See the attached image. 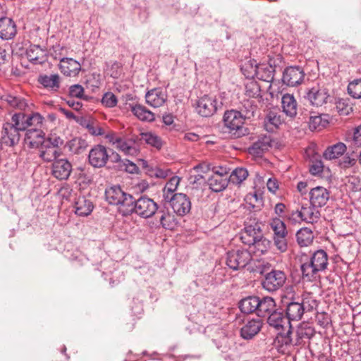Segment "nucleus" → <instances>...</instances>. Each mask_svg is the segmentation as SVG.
I'll use <instances>...</instances> for the list:
<instances>
[{
    "label": "nucleus",
    "mask_w": 361,
    "mask_h": 361,
    "mask_svg": "<svg viewBox=\"0 0 361 361\" xmlns=\"http://www.w3.org/2000/svg\"><path fill=\"white\" fill-rule=\"evenodd\" d=\"M283 122L281 114L275 111H269L264 121V127L269 132L274 131Z\"/></svg>",
    "instance_id": "obj_35"
},
{
    "label": "nucleus",
    "mask_w": 361,
    "mask_h": 361,
    "mask_svg": "<svg viewBox=\"0 0 361 361\" xmlns=\"http://www.w3.org/2000/svg\"><path fill=\"white\" fill-rule=\"evenodd\" d=\"M17 33L16 25L10 18H0V38L8 40L13 38Z\"/></svg>",
    "instance_id": "obj_23"
},
{
    "label": "nucleus",
    "mask_w": 361,
    "mask_h": 361,
    "mask_svg": "<svg viewBox=\"0 0 361 361\" xmlns=\"http://www.w3.org/2000/svg\"><path fill=\"white\" fill-rule=\"evenodd\" d=\"M269 326L274 327L276 331H286L290 329L291 325L287 316L285 317L282 312L277 310L271 314L267 318Z\"/></svg>",
    "instance_id": "obj_21"
},
{
    "label": "nucleus",
    "mask_w": 361,
    "mask_h": 361,
    "mask_svg": "<svg viewBox=\"0 0 361 361\" xmlns=\"http://www.w3.org/2000/svg\"><path fill=\"white\" fill-rule=\"evenodd\" d=\"M75 213L81 216H87L91 214L94 205L92 201L85 197H79L75 202Z\"/></svg>",
    "instance_id": "obj_29"
},
{
    "label": "nucleus",
    "mask_w": 361,
    "mask_h": 361,
    "mask_svg": "<svg viewBox=\"0 0 361 361\" xmlns=\"http://www.w3.org/2000/svg\"><path fill=\"white\" fill-rule=\"evenodd\" d=\"M248 176V171L245 168H236L229 176L228 180L233 184H240Z\"/></svg>",
    "instance_id": "obj_48"
},
{
    "label": "nucleus",
    "mask_w": 361,
    "mask_h": 361,
    "mask_svg": "<svg viewBox=\"0 0 361 361\" xmlns=\"http://www.w3.org/2000/svg\"><path fill=\"white\" fill-rule=\"evenodd\" d=\"M267 186L271 192L275 193L279 189V182L275 178H269L267 182Z\"/></svg>",
    "instance_id": "obj_64"
},
{
    "label": "nucleus",
    "mask_w": 361,
    "mask_h": 361,
    "mask_svg": "<svg viewBox=\"0 0 361 361\" xmlns=\"http://www.w3.org/2000/svg\"><path fill=\"white\" fill-rule=\"evenodd\" d=\"M269 226L275 236H288V231L284 222L279 218H274L270 221Z\"/></svg>",
    "instance_id": "obj_46"
},
{
    "label": "nucleus",
    "mask_w": 361,
    "mask_h": 361,
    "mask_svg": "<svg viewBox=\"0 0 361 361\" xmlns=\"http://www.w3.org/2000/svg\"><path fill=\"white\" fill-rule=\"evenodd\" d=\"M155 219L159 224V226L165 229L171 230L176 225V218L167 209H160L155 213Z\"/></svg>",
    "instance_id": "obj_24"
},
{
    "label": "nucleus",
    "mask_w": 361,
    "mask_h": 361,
    "mask_svg": "<svg viewBox=\"0 0 361 361\" xmlns=\"http://www.w3.org/2000/svg\"><path fill=\"white\" fill-rule=\"evenodd\" d=\"M60 150L59 148L50 147L49 145L39 147V157L47 162L54 161L56 158L60 156Z\"/></svg>",
    "instance_id": "obj_37"
},
{
    "label": "nucleus",
    "mask_w": 361,
    "mask_h": 361,
    "mask_svg": "<svg viewBox=\"0 0 361 361\" xmlns=\"http://www.w3.org/2000/svg\"><path fill=\"white\" fill-rule=\"evenodd\" d=\"M84 88L80 85H73L69 87L70 96L87 100V97L84 95Z\"/></svg>",
    "instance_id": "obj_55"
},
{
    "label": "nucleus",
    "mask_w": 361,
    "mask_h": 361,
    "mask_svg": "<svg viewBox=\"0 0 361 361\" xmlns=\"http://www.w3.org/2000/svg\"><path fill=\"white\" fill-rule=\"evenodd\" d=\"M259 304H260L259 297L249 296L240 300L239 308L243 313L255 312L257 314Z\"/></svg>",
    "instance_id": "obj_30"
},
{
    "label": "nucleus",
    "mask_w": 361,
    "mask_h": 361,
    "mask_svg": "<svg viewBox=\"0 0 361 361\" xmlns=\"http://www.w3.org/2000/svg\"><path fill=\"white\" fill-rule=\"evenodd\" d=\"M63 140L59 136H50L48 138L44 140V146L54 147L56 148H59V147L63 145Z\"/></svg>",
    "instance_id": "obj_59"
},
{
    "label": "nucleus",
    "mask_w": 361,
    "mask_h": 361,
    "mask_svg": "<svg viewBox=\"0 0 361 361\" xmlns=\"http://www.w3.org/2000/svg\"><path fill=\"white\" fill-rule=\"evenodd\" d=\"M286 279V275L284 271L273 269L264 275V278L262 281V286L266 290L274 292L283 286Z\"/></svg>",
    "instance_id": "obj_7"
},
{
    "label": "nucleus",
    "mask_w": 361,
    "mask_h": 361,
    "mask_svg": "<svg viewBox=\"0 0 361 361\" xmlns=\"http://www.w3.org/2000/svg\"><path fill=\"white\" fill-rule=\"evenodd\" d=\"M324 170V165L321 160H316L310 166V172L314 176L320 175Z\"/></svg>",
    "instance_id": "obj_60"
},
{
    "label": "nucleus",
    "mask_w": 361,
    "mask_h": 361,
    "mask_svg": "<svg viewBox=\"0 0 361 361\" xmlns=\"http://www.w3.org/2000/svg\"><path fill=\"white\" fill-rule=\"evenodd\" d=\"M140 140L144 141L146 144L154 147L158 149H161L163 145L161 139L155 133L146 132L140 133Z\"/></svg>",
    "instance_id": "obj_43"
},
{
    "label": "nucleus",
    "mask_w": 361,
    "mask_h": 361,
    "mask_svg": "<svg viewBox=\"0 0 361 361\" xmlns=\"http://www.w3.org/2000/svg\"><path fill=\"white\" fill-rule=\"evenodd\" d=\"M145 99L149 106L154 108L160 107L166 102L167 94L161 88H154L146 93Z\"/></svg>",
    "instance_id": "obj_20"
},
{
    "label": "nucleus",
    "mask_w": 361,
    "mask_h": 361,
    "mask_svg": "<svg viewBox=\"0 0 361 361\" xmlns=\"http://www.w3.org/2000/svg\"><path fill=\"white\" fill-rule=\"evenodd\" d=\"M274 245L276 248L281 252H284L288 248L287 236H275L274 237Z\"/></svg>",
    "instance_id": "obj_57"
},
{
    "label": "nucleus",
    "mask_w": 361,
    "mask_h": 361,
    "mask_svg": "<svg viewBox=\"0 0 361 361\" xmlns=\"http://www.w3.org/2000/svg\"><path fill=\"white\" fill-rule=\"evenodd\" d=\"M357 160V159L355 157H352L351 156L346 154L341 160L340 165L343 168H349L354 166L356 164Z\"/></svg>",
    "instance_id": "obj_62"
},
{
    "label": "nucleus",
    "mask_w": 361,
    "mask_h": 361,
    "mask_svg": "<svg viewBox=\"0 0 361 361\" xmlns=\"http://www.w3.org/2000/svg\"><path fill=\"white\" fill-rule=\"evenodd\" d=\"M305 77V73L299 66H290L285 69L283 73L282 80L288 86H296L300 84Z\"/></svg>",
    "instance_id": "obj_14"
},
{
    "label": "nucleus",
    "mask_w": 361,
    "mask_h": 361,
    "mask_svg": "<svg viewBox=\"0 0 361 361\" xmlns=\"http://www.w3.org/2000/svg\"><path fill=\"white\" fill-rule=\"evenodd\" d=\"M271 138L269 135H262L257 137L252 145L248 148L249 154L260 157L268 151L271 147Z\"/></svg>",
    "instance_id": "obj_16"
},
{
    "label": "nucleus",
    "mask_w": 361,
    "mask_h": 361,
    "mask_svg": "<svg viewBox=\"0 0 361 361\" xmlns=\"http://www.w3.org/2000/svg\"><path fill=\"white\" fill-rule=\"evenodd\" d=\"M329 197L330 193L326 188L317 186L312 188L310 192V202L314 207L321 209L326 204Z\"/></svg>",
    "instance_id": "obj_17"
},
{
    "label": "nucleus",
    "mask_w": 361,
    "mask_h": 361,
    "mask_svg": "<svg viewBox=\"0 0 361 361\" xmlns=\"http://www.w3.org/2000/svg\"><path fill=\"white\" fill-rule=\"evenodd\" d=\"M281 107L286 115L290 118H294L298 113V102L295 97L286 93L282 96Z\"/></svg>",
    "instance_id": "obj_25"
},
{
    "label": "nucleus",
    "mask_w": 361,
    "mask_h": 361,
    "mask_svg": "<svg viewBox=\"0 0 361 361\" xmlns=\"http://www.w3.org/2000/svg\"><path fill=\"white\" fill-rule=\"evenodd\" d=\"M72 171L71 163L65 159L55 160L52 164V175L59 180H66Z\"/></svg>",
    "instance_id": "obj_19"
},
{
    "label": "nucleus",
    "mask_w": 361,
    "mask_h": 361,
    "mask_svg": "<svg viewBox=\"0 0 361 361\" xmlns=\"http://www.w3.org/2000/svg\"><path fill=\"white\" fill-rule=\"evenodd\" d=\"M222 105L216 97L204 95L199 99L196 106V111L202 116L208 117L212 116Z\"/></svg>",
    "instance_id": "obj_9"
},
{
    "label": "nucleus",
    "mask_w": 361,
    "mask_h": 361,
    "mask_svg": "<svg viewBox=\"0 0 361 361\" xmlns=\"http://www.w3.org/2000/svg\"><path fill=\"white\" fill-rule=\"evenodd\" d=\"M297 335L299 338H310L314 336V330L307 325L302 326L298 329Z\"/></svg>",
    "instance_id": "obj_56"
},
{
    "label": "nucleus",
    "mask_w": 361,
    "mask_h": 361,
    "mask_svg": "<svg viewBox=\"0 0 361 361\" xmlns=\"http://www.w3.org/2000/svg\"><path fill=\"white\" fill-rule=\"evenodd\" d=\"M39 81L44 87L54 91L59 87V76L56 74L41 76Z\"/></svg>",
    "instance_id": "obj_45"
},
{
    "label": "nucleus",
    "mask_w": 361,
    "mask_h": 361,
    "mask_svg": "<svg viewBox=\"0 0 361 361\" xmlns=\"http://www.w3.org/2000/svg\"><path fill=\"white\" fill-rule=\"evenodd\" d=\"M44 133L39 128H30L26 130L25 142L30 148H39L44 145Z\"/></svg>",
    "instance_id": "obj_18"
},
{
    "label": "nucleus",
    "mask_w": 361,
    "mask_h": 361,
    "mask_svg": "<svg viewBox=\"0 0 361 361\" xmlns=\"http://www.w3.org/2000/svg\"><path fill=\"white\" fill-rule=\"evenodd\" d=\"M257 110V106L254 99H245L242 102V106L240 107V113H242L243 116L245 119L250 118L254 116L255 112Z\"/></svg>",
    "instance_id": "obj_41"
},
{
    "label": "nucleus",
    "mask_w": 361,
    "mask_h": 361,
    "mask_svg": "<svg viewBox=\"0 0 361 361\" xmlns=\"http://www.w3.org/2000/svg\"><path fill=\"white\" fill-rule=\"evenodd\" d=\"M17 127V125L13 121L4 124L1 131V140L6 145L13 146L19 142V131L22 130Z\"/></svg>",
    "instance_id": "obj_13"
},
{
    "label": "nucleus",
    "mask_w": 361,
    "mask_h": 361,
    "mask_svg": "<svg viewBox=\"0 0 361 361\" xmlns=\"http://www.w3.org/2000/svg\"><path fill=\"white\" fill-rule=\"evenodd\" d=\"M87 129L91 135L94 136L103 135L105 134L104 128L93 121Z\"/></svg>",
    "instance_id": "obj_58"
},
{
    "label": "nucleus",
    "mask_w": 361,
    "mask_h": 361,
    "mask_svg": "<svg viewBox=\"0 0 361 361\" xmlns=\"http://www.w3.org/2000/svg\"><path fill=\"white\" fill-rule=\"evenodd\" d=\"M102 104L107 108H113L118 103L117 97L111 92H106L102 98Z\"/></svg>",
    "instance_id": "obj_53"
},
{
    "label": "nucleus",
    "mask_w": 361,
    "mask_h": 361,
    "mask_svg": "<svg viewBox=\"0 0 361 361\" xmlns=\"http://www.w3.org/2000/svg\"><path fill=\"white\" fill-rule=\"evenodd\" d=\"M179 183L180 178L178 176H173L169 179L163 190L164 197L165 200L170 199L171 197H169V195H172V193L176 190Z\"/></svg>",
    "instance_id": "obj_49"
},
{
    "label": "nucleus",
    "mask_w": 361,
    "mask_h": 361,
    "mask_svg": "<svg viewBox=\"0 0 361 361\" xmlns=\"http://www.w3.org/2000/svg\"><path fill=\"white\" fill-rule=\"evenodd\" d=\"M228 181L227 178L212 175L207 180L209 188L216 192L224 190L227 187Z\"/></svg>",
    "instance_id": "obj_40"
},
{
    "label": "nucleus",
    "mask_w": 361,
    "mask_h": 361,
    "mask_svg": "<svg viewBox=\"0 0 361 361\" xmlns=\"http://www.w3.org/2000/svg\"><path fill=\"white\" fill-rule=\"evenodd\" d=\"M251 260L250 251L236 250L227 252L226 263L231 269L238 270L244 268Z\"/></svg>",
    "instance_id": "obj_6"
},
{
    "label": "nucleus",
    "mask_w": 361,
    "mask_h": 361,
    "mask_svg": "<svg viewBox=\"0 0 361 361\" xmlns=\"http://www.w3.org/2000/svg\"><path fill=\"white\" fill-rule=\"evenodd\" d=\"M255 78L265 81L271 82L274 79V68L269 64L259 63L257 71H254Z\"/></svg>",
    "instance_id": "obj_33"
},
{
    "label": "nucleus",
    "mask_w": 361,
    "mask_h": 361,
    "mask_svg": "<svg viewBox=\"0 0 361 361\" xmlns=\"http://www.w3.org/2000/svg\"><path fill=\"white\" fill-rule=\"evenodd\" d=\"M305 98L312 106H322L327 103L329 94L326 88L317 85L307 90Z\"/></svg>",
    "instance_id": "obj_10"
},
{
    "label": "nucleus",
    "mask_w": 361,
    "mask_h": 361,
    "mask_svg": "<svg viewBox=\"0 0 361 361\" xmlns=\"http://www.w3.org/2000/svg\"><path fill=\"white\" fill-rule=\"evenodd\" d=\"M133 115L142 121L152 122L155 120L154 114L143 105L135 103L128 104Z\"/></svg>",
    "instance_id": "obj_26"
},
{
    "label": "nucleus",
    "mask_w": 361,
    "mask_h": 361,
    "mask_svg": "<svg viewBox=\"0 0 361 361\" xmlns=\"http://www.w3.org/2000/svg\"><path fill=\"white\" fill-rule=\"evenodd\" d=\"M348 94L355 99L361 98V79H357L348 84Z\"/></svg>",
    "instance_id": "obj_50"
},
{
    "label": "nucleus",
    "mask_w": 361,
    "mask_h": 361,
    "mask_svg": "<svg viewBox=\"0 0 361 361\" xmlns=\"http://www.w3.org/2000/svg\"><path fill=\"white\" fill-rule=\"evenodd\" d=\"M109 159L106 148L101 145L94 146L89 152L90 164L97 168L104 166Z\"/></svg>",
    "instance_id": "obj_15"
},
{
    "label": "nucleus",
    "mask_w": 361,
    "mask_h": 361,
    "mask_svg": "<svg viewBox=\"0 0 361 361\" xmlns=\"http://www.w3.org/2000/svg\"><path fill=\"white\" fill-rule=\"evenodd\" d=\"M59 68L66 76H75L81 70V64L72 58L60 59Z\"/></svg>",
    "instance_id": "obj_22"
},
{
    "label": "nucleus",
    "mask_w": 361,
    "mask_h": 361,
    "mask_svg": "<svg viewBox=\"0 0 361 361\" xmlns=\"http://www.w3.org/2000/svg\"><path fill=\"white\" fill-rule=\"evenodd\" d=\"M262 321L259 319L248 321L240 329V335L244 339H251L262 328Z\"/></svg>",
    "instance_id": "obj_27"
},
{
    "label": "nucleus",
    "mask_w": 361,
    "mask_h": 361,
    "mask_svg": "<svg viewBox=\"0 0 361 361\" xmlns=\"http://www.w3.org/2000/svg\"><path fill=\"white\" fill-rule=\"evenodd\" d=\"M305 312V307L302 303L298 302H291L287 305L286 316L290 322V320L298 321L301 319Z\"/></svg>",
    "instance_id": "obj_31"
},
{
    "label": "nucleus",
    "mask_w": 361,
    "mask_h": 361,
    "mask_svg": "<svg viewBox=\"0 0 361 361\" xmlns=\"http://www.w3.org/2000/svg\"><path fill=\"white\" fill-rule=\"evenodd\" d=\"M87 146L88 145L86 140L80 137L73 138L66 144V147L68 148L69 151L73 154L82 153Z\"/></svg>",
    "instance_id": "obj_42"
},
{
    "label": "nucleus",
    "mask_w": 361,
    "mask_h": 361,
    "mask_svg": "<svg viewBox=\"0 0 361 361\" xmlns=\"http://www.w3.org/2000/svg\"><path fill=\"white\" fill-rule=\"evenodd\" d=\"M169 200L173 212L177 215L183 216L190 212L191 209V202L185 194H174L170 197Z\"/></svg>",
    "instance_id": "obj_11"
},
{
    "label": "nucleus",
    "mask_w": 361,
    "mask_h": 361,
    "mask_svg": "<svg viewBox=\"0 0 361 361\" xmlns=\"http://www.w3.org/2000/svg\"><path fill=\"white\" fill-rule=\"evenodd\" d=\"M296 238L300 247H307L313 242L314 235L310 229L302 228L297 232Z\"/></svg>",
    "instance_id": "obj_39"
},
{
    "label": "nucleus",
    "mask_w": 361,
    "mask_h": 361,
    "mask_svg": "<svg viewBox=\"0 0 361 361\" xmlns=\"http://www.w3.org/2000/svg\"><path fill=\"white\" fill-rule=\"evenodd\" d=\"M105 196L109 204L119 205L123 213L133 202V196L123 192L120 186L114 185L106 188Z\"/></svg>",
    "instance_id": "obj_4"
},
{
    "label": "nucleus",
    "mask_w": 361,
    "mask_h": 361,
    "mask_svg": "<svg viewBox=\"0 0 361 361\" xmlns=\"http://www.w3.org/2000/svg\"><path fill=\"white\" fill-rule=\"evenodd\" d=\"M28 60L35 63H42L45 60L46 52L38 45H30L27 51Z\"/></svg>",
    "instance_id": "obj_34"
},
{
    "label": "nucleus",
    "mask_w": 361,
    "mask_h": 361,
    "mask_svg": "<svg viewBox=\"0 0 361 361\" xmlns=\"http://www.w3.org/2000/svg\"><path fill=\"white\" fill-rule=\"evenodd\" d=\"M157 210V204L152 199L142 196L137 200L133 197L132 204L127 207L125 214L135 212L141 217L149 218L155 214Z\"/></svg>",
    "instance_id": "obj_3"
},
{
    "label": "nucleus",
    "mask_w": 361,
    "mask_h": 361,
    "mask_svg": "<svg viewBox=\"0 0 361 361\" xmlns=\"http://www.w3.org/2000/svg\"><path fill=\"white\" fill-rule=\"evenodd\" d=\"M300 261L302 278L308 281H313L319 276L320 271L327 268L328 255L324 250H318L310 257L302 255Z\"/></svg>",
    "instance_id": "obj_1"
},
{
    "label": "nucleus",
    "mask_w": 361,
    "mask_h": 361,
    "mask_svg": "<svg viewBox=\"0 0 361 361\" xmlns=\"http://www.w3.org/2000/svg\"><path fill=\"white\" fill-rule=\"evenodd\" d=\"M11 119L17 125V128L23 130H25L29 127L39 128L42 126L43 121V117L39 113L31 114H15Z\"/></svg>",
    "instance_id": "obj_8"
},
{
    "label": "nucleus",
    "mask_w": 361,
    "mask_h": 361,
    "mask_svg": "<svg viewBox=\"0 0 361 361\" xmlns=\"http://www.w3.org/2000/svg\"><path fill=\"white\" fill-rule=\"evenodd\" d=\"M228 173L229 169L224 166H219L212 169V176L229 178Z\"/></svg>",
    "instance_id": "obj_61"
},
{
    "label": "nucleus",
    "mask_w": 361,
    "mask_h": 361,
    "mask_svg": "<svg viewBox=\"0 0 361 361\" xmlns=\"http://www.w3.org/2000/svg\"><path fill=\"white\" fill-rule=\"evenodd\" d=\"M287 332L286 334H283V331H278L279 334L276 337L277 342L281 343V346H290L292 344V338H290L291 331L290 329H286Z\"/></svg>",
    "instance_id": "obj_54"
},
{
    "label": "nucleus",
    "mask_w": 361,
    "mask_h": 361,
    "mask_svg": "<svg viewBox=\"0 0 361 361\" xmlns=\"http://www.w3.org/2000/svg\"><path fill=\"white\" fill-rule=\"evenodd\" d=\"M245 120L242 113L233 109L226 111L223 117L225 128L231 135L236 137L247 133V128L244 126Z\"/></svg>",
    "instance_id": "obj_2"
},
{
    "label": "nucleus",
    "mask_w": 361,
    "mask_h": 361,
    "mask_svg": "<svg viewBox=\"0 0 361 361\" xmlns=\"http://www.w3.org/2000/svg\"><path fill=\"white\" fill-rule=\"evenodd\" d=\"M270 245V240L264 238L262 235L261 238H259V239L251 245V247H252V251L258 255H264L269 250Z\"/></svg>",
    "instance_id": "obj_44"
},
{
    "label": "nucleus",
    "mask_w": 361,
    "mask_h": 361,
    "mask_svg": "<svg viewBox=\"0 0 361 361\" xmlns=\"http://www.w3.org/2000/svg\"><path fill=\"white\" fill-rule=\"evenodd\" d=\"M246 94L250 97H257L260 94V87L255 81H250L245 85Z\"/></svg>",
    "instance_id": "obj_52"
},
{
    "label": "nucleus",
    "mask_w": 361,
    "mask_h": 361,
    "mask_svg": "<svg viewBox=\"0 0 361 361\" xmlns=\"http://www.w3.org/2000/svg\"><path fill=\"white\" fill-rule=\"evenodd\" d=\"M347 147L343 142H338L328 147L323 154V157L327 160L337 159L342 156L346 151Z\"/></svg>",
    "instance_id": "obj_32"
},
{
    "label": "nucleus",
    "mask_w": 361,
    "mask_h": 361,
    "mask_svg": "<svg viewBox=\"0 0 361 361\" xmlns=\"http://www.w3.org/2000/svg\"><path fill=\"white\" fill-rule=\"evenodd\" d=\"M115 147L126 155L135 156L139 152L135 141L133 140H123L120 137Z\"/></svg>",
    "instance_id": "obj_36"
},
{
    "label": "nucleus",
    "mask_w": 361,
    "mask_h": 361,
    "mask_svg": "<svg viewBox=\"0 0 361 361\" xmlns=\"http://www.w3.org/2000/svg\"><path fill=\"white\" fill-rule=\"evenodd\" d=\"M3 99L6 101L11 106L24 110L27 106V103L25 99L20 97L13 96L11 94L4 95Z\"/></svg>",
    "instance_id": "obj_47"
},
{
    "label": "nucleus",
    "mask_w": 361,
    "mask_h": 361,
    "mask_svg": "<svg viewBox=\"0 0 361 361\" xmlns=\"http://www.w3.org/2000/svg\"><path fill=\"white\" fill-rule=\"evenodd\" d=\"M262 235L260 226L256 223L245 224L244 228L240 233V239L245 245H247L251 248V245L256 242L259 238Z\"/></svg>",
    "instance_id": "obj_12"
},
{
    "label": "nucleus",
    "mask_w": 361,
    "mask_h": 361,
    "mask_svg": "<svg viewBox=\"0 0 361 361\" xmlns=\"http://www.w3.org/2000/svg\"><path fill=\"white\" fill-rule=\"evenodd\" d=\"M352 144L357 147H361V125L354 129Z\"/></svg>",
    "instance_id": "obj_63"
},
{
    "label": "nucleus",
    "mask_w": 361,
    "mask_h": 361,
    "mask_svg": "<svg viewBox=\"0 0 361 361\" xmlns=\"http://www.w3.org/2000/svg\"><path fill=\"white\" fill-rule=\"evenodd\" d=\"M329 116L328 114H319L311 116L309 121V128L311 130H321L329 123Z\"/></svg>",
    "instance_id": "obj_38"
},
{
    "label": "nucleus",
    "mask_w": 361,
    "mask_h": 361,
    "mask_svg": "<svg viewBox=\"0 0 361 361\" xmlns=\"http://www.w3.org/2000/svg\"><path fill=\"white\" fill-rule=\"evenodd\" d=\"M259 303L257 312L258 317H269L277 310L275 300L271 297L267 296L262 298H259Z\"/></svg>",
    "instance_id": "obj_28"
},
{
    "label": "nucleus",
    "mask_w": 361,
    "mask_h": 361,
    "mask_svg": "<svg viewBox=\"0 0 361 361\" xmlns=\"http://www.w3.org/2000/svg\"><path fill=\"white\" fill-rule=\"evenodd\" d=\"M321 216L320 209L312 203L303 204L300 210L293 211L289 219L293 221H302L307 224L317 223Z\"/></svg>",
    "instance_id": "obj_5"
},
{
    "label": "nucleus",
    "mask_w": 361,
    "mask_h": 361,
    "mask_svg": "<svg viewBox=\"0 0 361 361\" xmlns=\"http://www.w3.org/2000/svg\"><path fill=\"white\" fill-rule=\"evenodd\" d=\"M259 64L255 60H250L243 66L241 69L247 78H255L254 71L257 70Z\"/></svg>",
    "instance_id": "obj_51"
}]
</instances>
